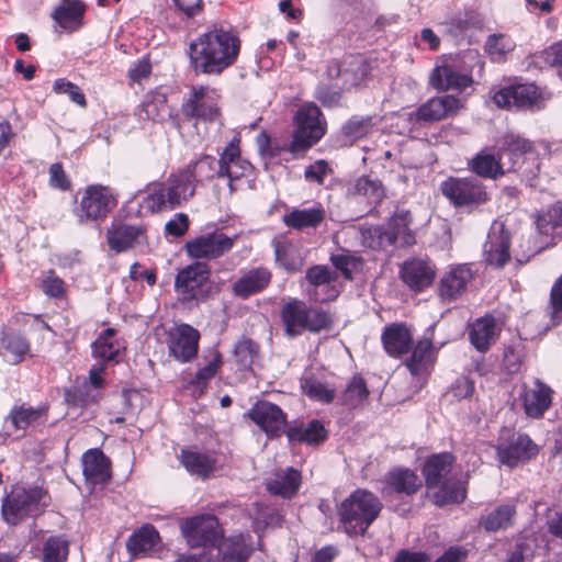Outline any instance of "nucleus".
<instances>
[{"instance_id":"1","label":"nucleus","mask_w":562,"mask_h":562,"mask_svg":"<svg viewBox=\"0 0 562 562\" xmlns=\"http://www.w3.org/2000/svg\"><path fill=\"white\" fill-rule=\"evenodd\" d=\"M240 49L237 32L215 23L190 43V66L195 75L220 76L236 64Z\"/></svg>"},{"instance_id":"2","label":"nucleus","mask_w":562,"mask_h":562,"mask_svg":"<svg viewBox=\"0 0 562 562\" xmlns=\"http://www.w3.org/2000/svg\"><path fill=\"white\" fill-rule=\"evenodd\" d=\"M221 92L207 85H193L183 99L179 111L170 113L172 126L183 135L190 124L195 131L200 123L212 124L222 116Z\"/></svg>"},{"instance_id":"3","label":"nucleus","mask_w":562,"mask_h":562,"mask_svg":"<svg viewBox=\"0 0 562 562\" xmlns=\"http://www.w3.org/2000/svg\"><path fill=\"white\" fill-rule=\"evenodd\" d=\"M280 319L283 335L288 338H297L304 333L330 331L335 325L334 315L328 310L307 304L296 297L282 304Z\"/></svg>"},{"instance_id":"4","label":"nucleus","mask_w":562,"mask_h":562,"mask_svg":"<svg viewBox=\"0 0 562 562\" xmlns=\"http://www.w3.org/2000/svg\"><path fill=\"white\" fill-rule=\"evenodd\" d=\"M382 508V502L373 492L357 488L341 502L338 508L345 532L351 537L364 536Z\"/></svg>"},{"instance_id":"5","label":"nucleus","mask_w":562,"mask_h":562,"mask_svg":"<svg viewBox=\"0 0 562 562\" xmlns=\"http://www.w3.org/2000/svg\"><path fill=\"white\" fill-rule=\"evenodd\" d=\"M442 196L458 212L472 214L491 200L487 187L473 176H449L439 187Z\"/></svg>"},{"instance_id":"6","label":"nucleus","mask_w":562,"mask_h":562,"mask_svg":"<svg viewBox=\"0 0 562 562\" xmlns=\"http://www.w3.org/2000/svg\"><path fill=\"white\" fill-rule=\"evenodd\" d=\"M49 501L48 492L43 486L15 484L2 502V517L10 526H16L29 517L38 516Z\"/></svg>"},{"instance_id":"7","label":"nucleus","mask_w":562,"mask_h":562,"mask_svg":"<svg viewBox=\"0 0 562 562\" xmlns=\"http://www.w3.org/2000/svg\"><path fill=\"white\" fill-rule=\"evenodd\" d=\"M294 130L286 150L294 157L305 155L327 132V121L315 103L301 105L294 115Z\"/></svg>"},{"instance_id":"8","label":"nucleus","mask_w":562,"mask_h":562,"mask_svg":"<svg viewBox=\"0 0 562 562\" xmlns=\"http://www.w3.org/2000/svg\"><path fill=\"white\" fill-rule=\"evenodd\" d=\"M173 288L183 304L204 303L220 291L211 280V268L203 261H193L180 269Z\"/></svg>"},{"instance_id":"9","label":"nucleus","mask_w":562,"mask_h":562,"mask_svg":"<svg viewBox=\"0 0 562 562\" xmlns=\"http://www.w3.org/2000/svg\"><path fill=\"white\" fill-rule=\"evenodd\" d=\"M79 193L75 215L80 224L103 222L119 204V193L110 186L88 184Z\"/></svg>"},{"instance_id":"10","label":"nucleus","mask_w":562,"mask_h":562,"mask_svg":"<svg viewBox=\"0 0 562 562\" xmlns=\"http://www.w3.org/2000/svg\"><path fill=\"white\" fill-rule=\"evenodd\" d=\"M180 529L191 549H214L223 537V527L213 514H201L181 520Z\"/></svg>"},{"instance_id":"11","label":"nucleus","mask_w":562,"mask_h":562,"mask_svg":"<svg viewBox=\"0 0 562 562\" xmlns=\"http://www.w3.org/2000/svg\"><path fill=\"white\" fill-rule=\"evenodd\" d=\"M237 236H228L222 229L214 228L191 238L184 244L187 256L195 261L216 260L228 254L235 246Z\"/></svg>"},{"instance_id":"12","label":"nucleus","mask_w":562,"mask_h":562,"mask_svg":"<svg viewBox=\"0 0 562 562\" xmlns=\"http://www.w3.org/2000/svg\"><path fill=\"white\" fill-rule=\"evenodd\" d=\"M240 138L234 137L220 153L218 172L222 179H227L231 194L237 191L238 182L241 179L255 177V167L250 161L241 157Z\"/></svg>"},{"instance_id":"13","label":"nucleus","mask_w":562,"mask_h":562,"mask_svg":"<svg viewBox=\"0 0 562 562\" xmlns=\"http://www.w3.org/2000/svg\"><path fill=\"white\" fill-rule=\"evenodd\" d=\"M495 451L501 464L514 469L535 459L540 448L529 435L512 432L507 439L498 438Z\"/></svg>"},{"instance_id":"14","label":"nucleus","mask_w":562,"mask_h":562,"mask_svg":"<svg viewBox=\"0 0 562 562\" xmlns=\"http://www.w3.org/2000/svg\"><path fill=\"white\" fill-rule=\"evenodd\" d=\"M492 100L499 109L533 110L541 108L543 98L535 83H514L495 91Z\"/></svg>"},{"instance_id":"15","label":"nucleus","mask_w":562,"mask_h":562,"mask_svg":"<svg viewBox=\"0 0 562 562\" xmlns=\"http://www.w3.org/2000/svg\"><path fill=\"white\" fill-rule=\"evenodd\" d=\"M246 418L256 424L268 438H280L285 434L288 416L282 408L269 401L259 400L245 413Z\"/></svg>"},{"instance_id":"16","label":"nucleus","mask_w":562,"mask_h":562,"mask_svg":"<svg viewBox=\"0 0 562 562\" xmlns=\"http://www.w3.org/2000/svg\"><path fill=\"white\" fill-rule=\"evenodd\" d=\"M200 331L189 324L176 325L166 333L168 353L180 363L196 358L200 344Z\"/></svg>"},{"instance_id":"17","label":"nucleus","mask_w":562,"mask_h":562,"mask_svg":"<svg viewBox=\"0 0 562 562\" xmlns=\"http://www.w3.org/2000/svg\"><path fill=\"white\" fill-rule=\"evenodd\" d=\"M109 248L122 254L138 245L147 244V226L144 224L133 225L121 218H114L105 233Z\"/></svg>"},{"instance_id":"18","label":"nucleus","mask_w":562,"mask_h":562,"mask_svg":"<svg viewBox=\"0 0 562 562\" xmlns=\"http://www.w3.org/2000/svg\"><path fill=\"white\" fill-rule=\"evenodd\" d=\"M498 151L507 171H518L537 154L535 143L521 134L507 132L498 139Z\"/></svg>"},{"instance_id":"19","label":"nucleus","mask_w":562,"mask_h":562,"mask_svg":"<svg viewBox=\"0 0 562 562\" xmlns=\"http://www.w3.org/2000/svg\"><path fill=\"white\" fill-rule=\"evenodd\" d=\"M437 274L436 266L429 259L408 258L401 266L398 276L401 281L415 294L429 289Z\"/></svg>"},{"instance_id":"20","label":"nucleus","mask_w":562,"mask_h":562,"mask_svg":"<svg viewBox=\"0 0 562 562\" xmlns=\"http://www.w3.org/2000/svg\"><path fill=\"white\" fill-rule=\"evenodd\" d=\"M48 411L47 403H41L35 407L29 403L15 404L4 419V427L9 435L18 431L24 434L30 427L44 425L48 419Z\"/></svg>"},{"instance_id":"21","label":"nucleus","mask_w":562,"mask_h":562,"mask_svg":"<svg viewBox=\"0 0 562 562\" xmlns=\"http://www.w3.org/2000/svg\"><path fill=\"white\" fill-rule=\"evenodd\" d=\"M553 390L542 382L535 379L532 385L524 383L518 400L521 403L525 414L529 418H542L552 405Z\"/></svg>"},{"instance_id":"22","label":"nucleus","mask_w":562,"mask_h":562,"mask_svg":"<svg viewBox=\"0 0 562 562\" xmlns=\"http://www.w3.org/2000/svg\"><path fill=\"white\" fill-rule=\"evenodd\" d=\"M382 493L385 496L397 495L413 497L423 487V481L418 474L406 467H394L390 469L382 480Z\"/></svg>"},{"instance_id":"23","label":"nucleus","mask_w":562,"mask_h":562,"mask_svg":"<svg viewBox=\"0 0 562 562\" xmlns=\"http://www.w3.org/2000/svg\"><path fill=\"white\" fill-rule=\"evenodd\" d=\"M328 71L334 77L341 76L346 86L357 88L369 80L372 66L362 55H348L342 61H330Z\"/></svg>"},{"instance_id":"24","label":"nucleus","mask_w":562,"mask_h":562,"mask_svg":"<svg viewBox=\"0 0 562 562\" xmlns=\"http://www.w3.org/2000/svg\"><path fill=\"white\" fill-rule=\"evenodd\" d=\"M474 274L469 265H457L442 274L437 285V294L441 302L452 303L467 292Z\"/></svg>"},{"instance_id":"25","label":"nucleus","mask_w":562,"mask_h":562,"mask_svg":"<svg viewBox=\"0 0 562 562\" xmlns=\"http://www.w3.org/2000/svg\"><path fill=\"white\" fill-rule=\"evenodd\" d=\"M465 108V102L453 95L443 94L434 97L419 105L416 110V117L423 122H438L456 116Z\"/></svg>"},{"instance_id":"26","label":"nucleus","mask_w":562,"mask_h":562,"mask_svg":"<svg viewBox=\"0 0 562 562\" xmlns=\"http://www.w3.org/2000/svg\"><path fill=\"white\" fill-rule=\"evenodd\" d=\"M214 549L217 550V562H248L254 553L252 537L250 533L238 532L223 537Z\"/></svg>"},{"instance_id":"27","label":"nucleus","mask_w":562,"mask_h":562,"mask_svg":"<svg viewBox=\"0 0 562 562\" xmlns=\"http://www.w3.org/2000/svg\"><path fill=\"white\" fill-rule=\"evenodd\" d=\"M413 333L403 322H395L383 327L381 342L385 353L394 359H401L409 353L413 344Z\"/></svg>"},{"instance_id":"28","label":"nucleus","mask_w":562,"mask_h":562,"mask_svg":"<svg viewBox=\"0 0 562 562\" xmlns=\"http://www.w3.org/2000/svg\"><path fill=\"white\" fill-rule=\"evenodd\" d=\"M285 436L290 443L318 447L328 439L329 430L319 419H312L308 423L293 420L288 425Z\"/></svg>"},{"instance_id":"29","label":"nucleus","mask_w":562,"mask_h":562,"mask_svg":"<svg viewBox=\"0 0 562 562\" xmlns=\"http://www.w3.org/2000/svg\"><path fill=\"white\" fill-rule=\"evenodd\" d=\"M305 279L314 288L310 296L316 302H329L336 300L339 291L333 284L337 280V273L327 266L316 265L306 270Z\"/></svg>"},{"instance_id":"30","label":"nucleus","mask_w":562,"mask_h":562,"mask_svg":"<svg viewBox=\"0 0 562 562\" xmlns=\"http://www.w3.org/2000/svg\"><path fill=\"white\" fill-rule=\"evenodd\" d=\"M430 86L439 92L457 91L462 93L473 85L471 74L461 72L450 64L437 65L429 78Z\"/></svg>"},{"instance_id":"31","label":"nucleus","mask_w":562,"mask_h":562,"mask_svg":"<svg viewBox=\"0 0 562 562\" xmlns=\"http://www.w3.org/2000/svg\"><path fill=\"white\" fill-rule=\"evenodd\" d=\"M499 334L501 328L497 327L496 318L492 314L475 318L468 326L469 341L481 353L491 349L497 341Z\"/></svg>"},{"instance_id":"32","label":"nucleus","mask_w":562,"mask_h":562,"mask_svg":"<svg viewBox=\"0 0 562 562\" xmlns=\"http://www.w3.org/2000/svg\"><path fill=\"white\" fill-rule=\"evenodd\" d=\"M125 350L124 341L116 337V329L112 327L102 330L91 344L92 357L104 364H117Z\"/></svg>"},{"instance_id":"33","label":"nucleus","mask_w":562,"mask_h":562,"mask_svg":"<svg viewBox=\"0 0 562 562\" xmlns=\"http://www.w3.org/2000/svg\"><path fill=\"white\" fill-rule=\"evenodd\" d=\"M484 260L496 269L504 268L510 260V233L502 226L498 231H492L483 249Z\"/></svg>"},{"instance_id":"34","label":"nucleus","mask_w":562,"mask_h":562,"mask_svg":"<svg viewBox=\"0 0 562 562\" xmlns=\"http://www.w3.org/2000/svg\"><path fill=\"white\" fill-rule=\"evenodd\" d=\"M173 193L167 179L151 182L147 186V194L140 202V209L149 214L175 210L179 207V204Z\"/></svg>"},{"instance_id":"35","label":"nucleus","mask_w":562,"mask_h":562,"mask_svg":"<svg viewBox=\"0 0 562 562\" xmlns=\"http://www.w3.org/2000/svg\"><path fill=\"white\" fill-rule=\"evenodd\" d=\"M271 280L272 273L268 268H252L232 284V292L235 296L246 300L267 289Z\"/></svg>"},{"instance_id":"36","label":"nucleus","mask_w":562,"mask_h":562,"mask_svg":"<svg viewBox=\"0 0 562 562\" xmlns=\"http://www.w3.org/2000/svg\"><path fill=\"white\" fill-rule=\"evenodd\" d=\"M456 457L451 452H440L429 456L422 468L425 485L428 490L436 488L449 479Z\"/></svg>"},{"instance_id":"37","label":"nucleus","mask_w":562,"mask_h":562,"mask_svg":"<svg viewBox=\"0 0 562 562\" xmlns=\"http://www.w3.org/2000/svg\"><path fill=\"white\" fill-rule=\"evenodd\" d=\"M161 537L151 524L135 529L126 540V550L132 558L148 557L160 544Z\"/></svg>"},{"instance_id":"38","label":"nucleus","mask_w":562,"mask_h":562,"mask_svg":"<svg viewBox=\"0 0 562 562\" xmlns=\"http://www.w3.org/2000/svg\"><path fill=\"white\" fill-rule=\"evenodd\" d=\"M302 485V473L293 467L276 471L266 483L267 491L284 499L294 497Z\"/></svg>"},{"instance_id":"39","label":"nucleus","mask_w":562,"mask_h":562,"mask_svg":"<svg viewBox=\"0 0 562 562\" xmlns=\"http://www.w3.org/2000/svg\"><path fill=\"white\" fill-rule=\"evenodd\" d=\"M82 473L92 484L105 483L112 476L111 460L101 449H89L82 454Z\"/></svg>"},{"instance_id":"40","label":"nucleus","mask_w":562,"mask_h":562,"mask_svg":"<svg viewBox=\"0 0 562 562\" xmlns=\"http://www.w3.org/2000/svg\"><path fill=\"white\" fill-rule=\"evenodd\" d=\"M411 356L404 364L412 375L417 376L427 372L428 368L436 360V350L431 337H423L414 345L412 344Z\"/></svg>"},{"instance_id":"41","label":"nucleus","mask_w":562,"mask_h":562,"mask_svg":"<svg viewBox=\"0 0 562 562\" xmlns=\"http://www.w3.org/2000/svg\"><path fill=\"white\" fill-rule=\"evenodd\" d=\"M468 168L477 177L492 180L503 177L506 172L505 162L502 161L499 151L495 155L486 149L476 153L468 161Z\"/></svg>"},{"instance_id":"42","label":"nucleus","mask_w":562,"mask_h":562,"mask_svg":"<svg viewBox=\"0 0 562 562\" xmlns=\"http://www.w3.org/2000/svg\"><path fill=\"white\" fill-rule=\"evenodd\" d=\"M369 396L370 391L367 381L360 373L353 374L339 394H336L337 403L349 411L362 407Z\"/></svg>"},{"instance_id":"43","label":"nucleus","mask_w":562,"mask_h":562,"mask_svg":"<svg viewBox=\"0 0 562 562\" xmlns=\"http://www.w3.org/2000/svg\"><path fill=\"white\" fill-rule=\"evenodd\" d=\"M181 465L191 474L209 479L216 469V460L209 453L183 448L178 456Z\"/></svg>"},{"instance_id":"44","label":"nucleus","mask_w":562,"mask_h":562,"mask_svg":"<svg viewBox=\"0 0 562 562\" xmlns=\"http://www.w3.org/2000/svg\"><path fill=\"white\" fill-rule=\"evenodd\" d=\"M29 340L14 330H3L0 334V356L10 364H18L23 361L30 352Z\"/></svg>"},{"instance_id":"45","label":"nucleus","mask_w":562,"mask_h":562,"mask_svg":"<svg viewBox=\"0 0 562 562\" xmlns=\"http://www.w3.org/2000/svg\"><path fill=\"white\" fill-rule=\"evenodd\" d=\"M413 215L408 210L396 209L387 220V227L400 247L415 245V232L412 229Z\"/></svg>"},{"instance_id":"46","label":"nucleus","mask_w":562,"mask_h":562,"mask_svg":"<svg viewBox=\"0 0 562 562\" xmlns=\"http://www.w3.org/2000/svg\"><path fill=\"white\" fill-rule=\"evenodd\" d=\"M467 485L468 483L461 480L447 479L436 487L437 491L434 492L431 501L437 507L462 504L468 496Z\"/></svg>"},{"instance_id":"47","label":"nucleus","mask_w":562,"mask_h":562,"mask_svg":"<svg viewBox=\"0 0 562 562\" xmlns=\"http://www.w3.org/2000/svg\"><path fill=\"white\" fill-rule=\"evenodd\" d=\"M326 217V212L322 204H317L311 209H294L290 213L284 214L282 221L285 226L303 231L306 228H317Z\"/></svg>"},{"instance_id":"48","label":"nucleus","mask_w":562,"mask_h":562,"mask_svg":"<svg viewBox=\"0 0 562 562\" xmlns=\"http://www.w3.org/2000/svg\"><path fill=\"white\" fill-rule=\"evenodd\" d=\"M85 12L86 4L80 0H72L68 4L57 7L52 16L60 27L74 32L82 26Z\"/></svg>"},{"instance_id":"49","label":"nucleus","mask_w":562,"mask_h":562,"mask_svg":"<svg viewBox=\"0 0 562 562\" xmlns=\"http://www.w3.org/2000/svg\"><path fill=\"white\" fill-rule=\"evenodd\" d=\"M516 508L513 505H499L479 520V526L487 532H497L513 526Z\"/></svg>"},{"instance_id":"50","label":"nucleus","mask_w":562,"mask_h":562,"mask_svg":"<svg viewBox=\"0 0 562 562\" xmlns=\"http://www.w3.org/2000/svg\"><path fill=\"white\" fill-rule=\"evenodd\" d=\"M189 170L194 184L203 181L222 179L218 172V159L212 155H202L195 161L189 162L186 167Z\"/></svg>"},{"instance_id":"51","label":"nucleus","mask_w":562,"mask_h":562,"mask_svg":"<svg viewBox=\"0 0 562 562\" xmlns=\"http://www.w3.org/2000/svg\"><path fill=\"white\" fill-rule=\"evenodd\" d=\"M301 387L312 401L329 404L336 398V389L318 380L315 374L303 376Z\"/></svg>"},{"instance_id":"52","label":"nucleus","mask_w":562,"mask_h":562,"mask_svg":"<svg viewBox=\"0 0 562 562\" xmlns=\"http://www.w3.org/2000/svg\"><path fill=\"white\" fill-rule=\"evenodd\" d=\"M167 180L172 192H175L173 194L179 206L194 196L196 186L194 184L189 170H186L184 168L179 169L178 171L172 172Z\"/></svg>"},{"instance_id":"53","label":"nucleus","mask_w":562,"mask_h":562,"mask_svg":"<svg viewBox=\"0 0 562 562\" xmlns=\"http://www.w3.org/2000/svg\"><path fill=\"white\" fill-rule=\"evenodd\" d=\"M374 126V116L352 115L341 126V135L350 142H357L371 134Z\"/></svg>"},{"instance_id":"54","label":"nucleus","mask_w":562,"mask_h":562,"mask_svg":"<svg viewBox=\"0 0 562 562\" xmlns=\"http://www.w3.org/2000/svg\"><path fill=\"white\" fill-rule=\"evenodd\" d=\"M355 194L364 196L372 205L380 204L385 198V189L381 180L370 176H361L356 180Z\"/></svg>"},{"instance_id":"55","label":"nucleus","mask_w":562,"mask_h":562,"mask_svg":"<svg viewBox=\"0 0 562 562\" xmlns=\"http://www.w3.org/2000/svg\"><path fill=\"white\" fill-rule=\"evenodd\" d=\"M101 397V392L92 389L87 382L66 392V402L79 408L97 404Z\"/></svg>"},{"instance_id":"56","label":"nucleus","mask_w":562,"mask_h":562,"mask_svg":"<svg viewBox=\"0 0 562 562\" xmlns=\"http://www.w3.org/2000/svg\"><path fill=\"white\" fill-rule=\"evenodd\" d=\"M536 224L540 234L552 236L558 227H562V202H557L540 212Z\"/></svg>"},{"instance_id":"57","label":"nucleus","mask_w":562,"mask_h":562,"mask_svg":"<svg viewBox=\"0 0 562 562\" xmlns=\"http://www.w3.org/2000/svg\"><path fill=\"white\" fill-rule=\"evenodd\" d=\"M42 562H67L69 542L64 536H52L44 542Z\"/></svg>"},{"instance_id":"58","label":"nucleus","mask_w":562,"mask_h":562,"mask_svg":"<svg viewBox=\"0 0 562 562\" xmlns=\"http://www.w3.org/2000/svg\"><path fill=\"white\" fill-rule=\"evenodd\" d=\"M331 265L341 272L342 277L348 280H353V273L360 272L363 268V259L355 256L349 251L330 256Z\"/></svg>"},{"instance_id":"59","label":"nucleus","mask_w":562,"mask_h":562,"mask_svg":"<svg viewBox=\"0 0 562 562\" xmlns=\"http://www.w3.org/2000/svg\"><path fill=\"white\" fill-rule=\"evenodd\" d=\"M363 237L368 247L374 250H382L391 246H398V244L392 236L387 225H378L370 227L364 232Z\"/></svg>"},{"instance_id":"60","label":"nucleus","mask_w":562,"mask_h":562,"mask_svg":"<svg viewBox=\"0 0 562 562\" xmlns=\"http://www.w3.org/2000/svg\"><path fill=\"white\" fill-rule=\"evenodd\" d=\"M514 44L503 34H493L487 37L485 43V52L492 61H505L507 55L513 50Z\"/></svg>"},{"instance_id":"61","label":"nucleus","mask_w":562,"mask_h":562,"mask_svg":"<svg viewBox=\"0 0 562 562\" xmlns=\"http://www.w3.org/2000/svg\"><path fill=\"white\" fill-rule=\"evenodd\" d=\"M40 288L42 292L56 300L66 297L67 285L66 282L56 274L54 269H49L41 280Z\"/></svg>"},{"instance_id":"62","label":"nucleus","mask_w":562,"mask_h":562,"mask_svg":"<svg viewBox=\"0 0 562 562\" xmlns=\"http://www.w3.org/2000/svg\"><path fill=\"white\" fill-rule=\"evenodd\" d=\"M53 91L57 94H67L71 102L76 103L82 109H86L88 101L85 93L76 83L67 80L66 78H58L54 81Z\"/></svg>"},{"instance_id":"63","label":"nucleus","mask_w":562,"mask_h":562,"mask_svg":"<svg viewBox=\"0 0 562 562\" xmlns=\"http://www.w3.org/2000/svg\"><path fill=\"white\" fill-rule=\"evenodd\" d=\"M223 364L222 355L215 351L213 359L203 368H200L190 384L205 389L209 381L214 378L221 366Z\"/></svg>"},{"instance_id":"64","label":"nucleus","mask_w":562,"mask_h":562,"mask_svg":"<svg viewBox=\"0 0 562 562\" xmlns=\"http://www.w3.org/2000/svg\"><path fill=\"white\" fill-rule=\"evenodd\" d=\"M259 345L251 338L243 337L237 341L234 348L236 361L243 366H250L255 357L258 356Z\"/></svg>"}]
</instances>
